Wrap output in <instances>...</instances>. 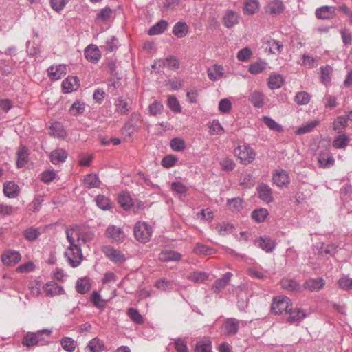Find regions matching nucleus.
<instances>
[{
  "label": "nucleus",
  "mask_w": 352,
  "mask_h": 352,
  "mask_svg": "<svg viewBox=\"0 0 352 352\" xmlns=\"http://www.w3.org/2000/svg\"><path fill=\"white\" fill-rule=\"evenodd\" d=\"M19 186L13 182H8L3 185V192L9 198H14L19 194Z\"/></svg>",
  "instance_id": "obj_25"
},
{
  "label": "nucleus",
  "mask_w": 352,
  "mask_h": 352,
  "mask_svg": "<svg viewBox=\"0 0 352 352\" xmlns=\"http://www.w3.org/2000/svg\"><path fill=\"white\" fill-rule=\"evenodd\" d=\"M232 274L226 272L222 278L217 279L212 286V290L214 293H219L221 289H224L228 284Z\"/></svg>",
  "instance_id": "obj_23"
},
{
  "label": "nucleus",
  "mask_w": 352,
  "mask_h": 352,
  "mask_svg": "<svg viewBox=\"0 0 352 352\" xmlns=\"http://www.w3.org/2000/svg\"><path fill=\"white\" fill-rule=\"evenodd\" d=\"M102 252L110 261L113 263H123L126 258L121 251L115 249L111 245H104L102 248Z\"/></svg>",
  "instance_id": "obj_6"
},
{
  "label": "nucleus",
  "mask_w": 352,
  "mask_h": 352,
  "mask_svg": "<svg viewBox=\"0 0 352 352\" xmlns=\"http://www.w3.org/2000/svg\"><path fill=\"white\" fill-rule=\"evenodd\" d=\"M249 101L256 108H261L265 104V96L263 92L254 90L248 97Z\"/></svg>",
  "instance_id": "obj_15"
},
{
  "label": "nucleus",
  "mask_w": 352,
  "mask_h": 352,
  "mask_svg": "<svg viewBox=\"0 0 352 352\" xmlns=\"http://www.w3.org/2000/svg\"><path fill=\"white\" fill-rule=\"evenodd\" d=\"M318 120H312L300 126L296 131L297 135H302L312 131L318 124Z\"/></svg>",
  "instance_id": "obj_42"
},
{
  "label": "nucleus",
  "mask_w": 352,
  "mask_h": 352,
  "mask_svg": "<svg viewBox=\"0 0 352 352\" xmlns=\"http://www.w3.org/2000/svg\"><path fill=\"white\" fill-rule=\"evenodd\" d=\"M195 352H212V344L209 340L198 341L196 344Z\"/></svg>",
  "instance_id": "obj_48"
},
{
  "label": "nucleus",
  "mask_w": 352,
  "mask_h": 352,
  "mask_svg": "<svg viewBox=\"0 0 352 352\" xmlns=\"http://www.w3.org/2000/svg\"><path fill=\"white\" fill-rule=\"evenodd\" d=\"M116 111L121 115H125L129 111V104L123 97H119L115 100Z\"/></svg>",
  "instance_id": "obj_31"
},
{
  "label": "nucleus",
  "mask_w": 352,
  "mask_h": 352,
  "mask_svg": "<svg viewBox=\"0 0 352 352\" xmlns=\"http://www.w3.org/2000/svg\"><path fill=\"white\" fill-rule=\"evenodd\" d=\"M85 103L76 101L70 107L69 113L73 116L82 114L85 111Z\"/></svg>",
  "instance_id": "obj_59"
},
{
  "label": "nucleus",
  "mask_w": 352,
  "mask_h": 352,
  "mask_svg": "<svg viewBox=\"0 0 352 352\" xmlns=\"http://www.w3.org/2000/svg\"><path fill=\"white\" fill-rule=\"evenodd\" d=\"M171 189L173 191L181 196L186 193V192L188 190V187L180 182H176L172 183Z\"/></svg>",
  "instance_id": "obj_58"
},
{
  "label": "nucleus",
  "mask_w": 352,
  "mask_h": 352,
  "mask_svg": "<svg viewBox=\"0 0 352 352\" xmlns=\"http://www.w3.org/2000/svg\"><path fill=\"white\" fill-rule=\"evenodd\" d=\"M66 236L69 245L64 255L72 267H76L83 260L81 246L93 240L94 233L86 231L78 226H71L66 229Z\"/></svg>",
  "instance_id": "obj_1"
},
{
  "label": "nucleus",
  "mask_w": 352,
  "mask_h": 352,
  "mask_svg": "<svg viewBox=\"0 0 352 352\" xmlns=\"http://www.w3.org/2000/svg\"><path fill=\"white\" fill-rule=\"evenodd\" d=\"M287 314H289V316L287 320L290 323L300 322L305 317V313L302 309L299 308L293 309L292 306L291 307V310Z\"/></svg>",
  "instance_id": "obj_26"
},
{
  "label": "nucleus",
  "mask_w": 352,
  "mask_h": 352,
  "mask_svg": "<svg viewBox=\"0 0 352 352\" xmlns=\"http://www.w3.org/2000/svg\"><path fill=\"white\" fill-rule=\"evenodd\" d=\"M338 285L341 289L345 290L352 289V279L347 276H343L339 279Z\"/></svg>",
  "instance_id": "obj_64"
},
{
  "label": "nucleus",
  "mask_w": 352,
  "mask_h": 352,
  "mask_svg": "<svg viewBox=\"0 0 352 352\" xmlns=\"http://www.w3.org/2000/svg\"><path fill=\"white\" fill-rule=\"evenodd\" d=\"M240 14L232 10H226L222 17L223 25L228 29H230L239 23Z\"/></svg>",
  "instance_id": "obj_7"
},
{
  "label": "nucleus",
  "mask_w": 352,
  "mask_h": 352,
  "mask_svg": "<svg viewBox=\"0 0 352 352\" xmlns=\"http://www.w3.org/2000/svg\"><path fill=\"white\" fill-rule=\"evenodd\" d=\"M295 102L300 105H305L310 101V96L307 92H298L295 96Z\"/></svg>",
  "instance_id": "obj_56"
},
{
  "label": "nucleus",
  "mask_w": 352,
  "mask_h": 352,
  "mask_svg": "<svg viewBox=\"0 0 352 352\" xmlns=\"http://www.w3.org/2000/svg\"><path fill=\"white\" fill-rule=\"evenodd\" d=\"M208 278V274L204 272H194L188 276V279L195 283H203Z\"/></svg>",
  "instance_id": "obj_51"
},
{
  "label": "nucleus",
  "mask_w": 352,
  "mask_h": 352,
  "mask_svg": "<svg viewBox=\"0 0 352 352\" xmlns=\"http://www.w3.org/2000/svg\"><path fill=\"white\" fill-rule=\"evenodd\" d=\"M324 283L322 278H310L304 283V287L311 292L318 291L324 287Z\"/></svg>",
  "instance_id": "obj_19"
},
{
  "label": "nucleus",
  "mask_w": 352,
  "mask_h": 352,
  "mask_svg": "<svg viewBox=\"0 0 352 352\" xmlns=\"http://www.w3.org/2000/svg\"><path fill=\"white\" fill-rule=\"evenodd\" d=\"M243 324V322L239 321L234 318H228L223 324V332L226 336L235 335L239 328L240 324Z\"/></svg>",
  "instance_id": "obj_9"
},
{
  "label": "nucleus",
  "mask_w": 352,
  "mask_h": 352,
  "mask_svg": "<svg viewBox=\"0 0 352 352\" xmlns=\"http://www.w3.org/2000/svg\"><path fill=\"white\" fill-rule=\"evenodd\" d=\"M318 163L319 166L322 168H327L333 166L335 160L329 148H320Z\"/></svg>",
  "instance_id": "obj_5"
},
{
  "label": "nucleus",
  "mask_w": 352,
  "mask_h": 352,
  "mask_svg": "<svg viewBox=\"0 0 352 352\" xmlns=\"http://www.w3.org/2000/svg\"><path fill=\"white\" fill-rule=\"evenodd\" d=\"M283 84V78L279 74L270 75L268 78L267 85L270 89H276L280 88Z\"/></svg>",
  "instance_id": "obj_34"
},
{
  "label": "nucleus",
  "mask_w": 352,
  "mask_h": 352,
  "mask_svg": "<svg viewBox=\"0 0 352 352\" xmlns=\"http://www.w3.org/2000/svg\"><path fill=\"white\" fill-rule=\"evenodd\" d=\"M291 300L283 296H279L273 299L272 303V310L276 314H287L291 310L292 307Z\"/></svg>",
  "instance_id": "obj_4"
},
{
  "label": "nucleus",
  "mask_w": 352,
  "mask_h": 352,
  "mask_svg": "<svg viewBox=\"0 0 352 352\" xmlns=\"http://www.w3.org/2000/svg\"><path fill=\"white\" fill-rule=\"evenodd\" d=\"M219 234L226 236L232 232L234 227L232 224L222 223H219L216 227Z\"/></svg>",
  "instance_id": "obj_52"
},
{
  "label": "nucleus",
  "mask_w": 352,
  "mask_h": 352,
  "mask_svg": "<svg viewBox=\"0 0 352 352\" xmlns=\"http://www.w3.org/2000/svg\"><path fill=\"white\" fill-rule=\"evenodd\" d=\"M272 180L278 187H283L289 183L288 174L283 170L276 171L273 175Z\"/></svg>",
  "instance_id": "obj_17"
},
{
  "label": "nucleus",
  "mask_w": 352,
  "mask_h": 352,
  "mask_svg": "<svg viewBox=\"0 0 352 352\" xmlns=\"http://www.w3.org/2000/svg\"><path fill=\"white\" fill-rule=\"evenodd\" d=\"M350 142L349 138L346 134H342L337 136L333 142V146L337 149L346 148Z\"/></svg>",
  "instance_id": "obj_35"
},
{
  "label": "nucleus",
  "mask_w": 352,
  "mask_h": 352,
  "mask_svg": "<svg viewBox=\"0 0 352 352\" xmlns=\"http://www.w3.org/2000/svg\"><path fill=\"white\" fill-rule=\"evenodd\" d=\"M333 68L329 65L320 67V79L323 84L327 85L331 80Z\"/></svg>",
  "instance_id": "obj_41"
},
{
  "label": "nucleus",
  "mask_w": 352,
  "mask_h": 352,
  "mask_svg": "<svg viewBox=\"0 0 352 352\" xmlns=\"http://www.w3.org/2000/svg\"><path fill=\"white\" fill-rule=\"evenodd\" d=\"M258 197L266 203L273 201L272 190L265 184H261L257 187Z\"/></svg>",
  "instance_id": "obj_10"
},
{
  "label": "nucleus",
  "mask_w": 352,
  "mask_h": 352,
  "mask_svg": "<svg viewBox=\"0 0 352 352\" xmlns=\"http://www.w3.org/2000/svg\"><path fill=\"white\" fill-rule=\"evenodd\" d=\"M254 245L266 252H271L275 248V243L268 236L261 237L254 241Z\"/></svg>",
  "instance_id": "obj_14"
},
{
  "label": "nucleus",
  "mask_w": 352,
  "mask_h": 352,
  "mask_svg": "<svg viewBox=\"0 0 352 352\" xmlns=\"http://www.w3.org/2000/svg\"><path fill=\"white\" fill-rule=\"evenodd\" d=\"M267 63L259 60L250 65L248 71L250 74L256 75L263 72L267 67Z\"/></svg>",
  "instance_id": "obj_30"
},
{
  "label": "nucleus",
  "mask_w": 352,
  "mask_h": 352,
  "mask_svg": "<svg viewBox=\"0 0 352 352\" xmlns=\"http://www.w3.org/2000/svg\"><path fill=\"white\" fill-rule=\"evenodd\" d=\"M112 14L113 10L110 8L106 7L104 9H102L100 11V12L97 14L96 21L98 23L107 22L111 17Z\"/></svg>",
  "instance_id": "obj_47"
},
{
  "label": "nucleus",
  "mask_w": 352,
  "mask_h": 352,
  "mask_svg": "<svg viewBox=\"0 0 352 352\" xmlns=\"http://www.w3.org/2000/svg\"><path fill=\"white\" fill-rule=\"evenodd\" d=\"M260 4L258 0H245L243 8L245 15H252L259 9Z\"/></svg>",
  "instance_id": "obj_22"
},
{
  "label": "nucleus",
  "mask_w": 352,
  "mask_h": 352,
  "mask_svg": "<svg viewBox=\"0 0 352 352\" xmlns=\"http://www.w3.org/2000/svg\"><path fill=\"white\" fill-rule=\"evenodd\" d=\"M118 201L125 210L129 209L133 205L132 199L127 192L120 194L118 197Z\"/></svg>",
  "instance_id": "obj_46"
},
{
  "label": "nucleus",
  "mask_w": 352,
  "mask_h": 352,
  "mask_svg": "<svg viewBox=\"0 0 352 352\" xmlns=\"http://www.w3.org/2000/svg\"><path fill=\"white\" fill-rule=\"evenodd\" d=\"M104 348L103 341L98 338H94L91 340L86 349H89L90 352H101Z\"/></svg>",
  "instance_id": "obj_32"
},
{
  "label": "nucleus",
  "mask_w": 352,
  "mask_h": 352,
  "mask_svg": "<svg viewBox=\"0 0 352 352\" xmlns=\"http://www.w3.org/2000/svg\"><path fill=\"white\" fill-rule=\"evenodd\" d=\"M234 154L236 156L240 162L244 165L251 164L255 159L256 152L248 144H242L238 146L234 151Z\"/></svg>",
  "instance_id": "obj_2"
},
{
  "label": "nucleus",
  "mask_w": 352,
  "mask_h": 352,
  "mask_svg": "<svg viewBox=\"0 0 352 352\" xmlns=\"http://www.w3.org/2000/svg\"><path fill=\"white\" fill-rule=\"evenodd\" d=\"M263 121L265 123V124L267 126V127L270 128L271 130L277 132H280L283 131V126L270 117L263 116Z\"/></svg>",
  "instance_id": "obj_50"
},
{
  "label": "nucleus",
  "mask_w": 352,
  "mask_h": 352,
  "mask_svg": "<svg viewBox=\"0 0 352 352\" xmlns=\"http://www.w3.org/2000/svg\"><path fill=\"white\" fill-rule=\"evenodd\" d=\"M21 260V255L16 251H8L2 255V261L6 265H15Z\"/></svg>",
  "instance_id": "obj_20"
},
{
  "label": "nucleus",
  "mask_w": 352,
  "mask_h": 352,
  "mask_svg": "<svg viewBox=\"0 0 352 352\" xmlns=\"http://www.w3.org/2000/svg\"><path fill=\"white\" fill-rule=\"evenodd\" d=\"M39 338L35 333L28 332L23 337L22 343L28 347L34 346L38 344Z\"/></svg>",
  "instance_id": "obj_39"
},
{
  "label": "nucleus",
  "mask_w": 352,
  "mask_h": 352,
  "mask_svg": "<svg viewBox=\"0 0 352 352\" xmlns=\"http://www.w3.org/2000/svg\"><path fill=\"white\" fill-rule=\"evenodd\" d=\"M28 153L27 147L22 146L19 147L17 151V166L19 168L23 167L28 162Z\"/></svg>",
  "instance_id": "obj_33"
},
{
  "label": "nucleus",
  "mask_w": 352,
  "mask_h": 352,
  "mask_svg": "<svg viewBox=\"0 0 352 352\" xmlns=\"http://www.w3.org/2000/svg\"><path fill=\"white\" fill-rule=\"evenodd\" d=\"M96 202L97 206L103 210H107L111 208L109 199L104 195H98L96 197Z\"/></svg>",
  "instance_id": "obj_54"
},
{
  "label": "nucleus",
  "mask_w": 352,
  "mask_h": 352,
  "mask_svg": "<svg viewBox=\"0 0 352 352\" xmlns=\"http://www.w3.org/2000/svg\"><path fill=\"white\" fill-rule=\"evenodd\" d=\"M170 147L173 151H182L185 148V142L179 138H174L170 141Z\"/></svg>",
  "instance_id": "obj_62"
},
{
  "label": "nucleus",
  "mask_w": 352,
  "mask_h": 352,
  "mask_svg": "<svg viewBox=\"0 0 352 352\" xmlns=\"http://www.w3.org/2000/svg\"><path fill=\"white\" fill-rule=\"evenodd\" d=\"M63 349L67 352H73L76 349V344L71 338H63L60 341Z\"/></svg>",
  "instance_id": "obj_53"
},
{
  "label": "nucleus",
  "mask_w": 352,
  "mask_h": 352,
  "mask_svg": "<svg viewBox=\"0 0 352 352\" xmlns=\"http://www.w3.org/2000/svg\"><path fill=\"white\" fill-rule=\"evenodd\" d=\"M164 67L168 69H176L179 67L178 59L174 56H168L165 59L159 60V67Z\"/></svg>",
  "instance_id": "obj_27"
},
{
  "label": "nucleus",
  "mask_w": 352,
  "mask_h": 352,
  "mask_svg": "<svg viewBox=\"0 0 352 352\" xmlns=\"http://www.w3.org/2000/svg\"><path fill=\"white\" fill-rule=\"evenodd\" d=\"M127 316L130 319L136 324H142L144 322L142 316L140 314L138 309L130 307L127 310Z\"/></svg>",
  "instance_id": "obj_49"
},
{
  "label": "nucleus",
  "mask_w": 352,
  "mask_h": 352,
  "mask_svg": "<svg viewBox=\"0 0 352 352\" xmlns=\"http://www.w3.org/2000/svg\"><path fill=\"white\" fill-rule=\"evenodd\" d=\"M336 9L333 6H322L316 9V16L322 19H332L336 16Z\"/></svg>",
  "instance_id": "obj_16"
},
{
  "label": "nucleus",
  "mask_w": 352,
  "mask_h": 352,
  "mask_svg": "<svg viewBox=\"0 0 352 352\" xmlns=\"http://www.w3.org/2000/svg\"><path fill=\"white\" fill-rule=\"evenodd\" d=\"M100 179L96 174H89L84 178V184L87 188H98L100 186Z\"/></svg>",
  "instance_id": "obj_37"
},
{
  "label": "nucleus",
  "mask_w": 352,
  "mask_h": 352,
  "mask_svg": "<svg viewBox=\"0 0 352 352\" xmlns=\"http://www.w3.org/2000/svg\"><path fill=\"white\" fill-rule=\"evenodd\" d=\"M268 215V212L266 209L261 208L255 210L252 213V217L256 222H263L267 216Z\"/></svg>",
  "instance_id": "obj_55"
},
{
  "label": "nucleus",
  "mask_w": 352,
  "mask_h": 352,
  "mask_svg": "<svg viewBox=\"0 0 352 352\" xmlns=\"http://www.w3.org/2000/svg\"><path fill=\"white\" fill-rule=\"evenodd\" d=\"M84 54L89 61L94 63L98 62L101 57L99 49L94 45L87 46L85 50Z\"/></svg>",
  "instance_id": "obj_11"
},
{
  "label": "nucleus",
  "mask_w": 352,
  "mask_h": 352,
  "mask_svg": "<svg viewBox=\"0 0 352 352\" xmlns=\"http://www.w3.org/2000/svg\"><path fill=\"white\" fill-rule=\"evenodd\" d=\"M267 12L272 14H278L284 10L283 3L280 0H274L267 6Z\"/></svg>",
  "instance_id": "obj_36"
},
{
  "label": "nucleus",
  "mask_w": 352,
  "mask_h": 352,
  "mask_svg": "<svg viewBox=\"0 0 352 352\" xmlns=\"http://www.w3.org/2000/svg\"><path fill=\"white\" fill-rule=\"evenodd\" d=\"M175 349L177 352H189L187 342L184 338H177L174 342Z\"/></svg>",
  "instance_id": "obj_57"
},
{
  "label": "nucleus",
  "mask_w": 352,
  "mask_h": 352,
  "mask_svg": "<svg viewBox=\"0 0 352 352\" xmlns=\"http://www.w3.org/2000/svg\"><path fill=\"white\" fill-rule=\"evenodd\" d=\"M106 235L113 243H122L126 237L124 231L116 226H109L106 230Z\"/></svg>",
  "instance_id": "obj_8"
},
{
  "label": "nucleus",
  "mask_w": 352,
  "mask_h": 352,
  "mask_svg": "<svg viewBox=\"0 0 352 352\" xmlns=\"http://www.w3.org/2000/svg\"><path fill=\"white\" fill-rule=\"evenodd\" d=\"M221 169L226 171H231L235 168L234 162L228 157L223 158L220 161Z\"/></svg>",
  "instance_id": "obj_60"
},
{
  "label": "nucleus",
  "mask_w": 352,
  "mask_h": 352,
  "mask_svg": "<svg viewBox=\"0 0 352 352\" xmlns=\"http://www.w3.org/2000/svg\"><path fill=\"white\" fill-rule=\"evenodd\" d=\"M151 227L145 222H138L134 226V236L137 241L142 243L149 241L152 235Z\"/></svg>",
  "instance_id": "obj_3"
},
{
  "label": "nucleus",
  "mask_w": 352,
  "mask_h": 352,
  "mask_svg": "<svg viewBox=\"0 0 352 352\" xmlns=\"http://www.w3.org/2000/svg\"><path fill=\"white\" fill-rule=\"evenodd\" d=\"M76 289L78 293L80 294H86L90 289L89 279L87 278H81L77 280Z\"/></svg>",
  "instance_id": "obj_40"
},
{
  "label": "nucleus",
  "mask_w": 352,
  "mask_h": 352,
  "mask_svg": "<svg viewBox=\"0 0 352 352\" xmlns=\"http://www.w3.org/2000/svg\"><path fill=\"white\" fill-rule=\"evenodd\" d=\"M41 234L40 230L35 227H30L23 232L24 237L29 241H35Z\"/></svg>",
  "instance_id": "obj_44"
},
{
  "label": "nucleus",
  "mask_w": 352,
  "mask_h": 352,
  "mask_svg": "<svg viewBox=\"0 0 352 352\" xmlns=\"http://www.w3.org/2000/svg\"><path fill=\"white\" fill-rule=\"evenodd\" d=\"M56 174L54 170H45L41 175V179L46 184L50 183L56 178Z\"/></svg>",
  "instance_id": "obj_63"
},
{
  "label": "nucleus",
  "mask_w": 352,
  "mask_h": 352,
  "mask_svg": "<svg viewBox=\"0 0 352 352\" xmlns=\"http://www.w3.org/2000/svg\"><path fill=\"white\" fill-rule=\"evenodd\" d=\"M45 292L48 296H54L64 294V289L54 282H49L44 287Z\"/></svg>",
  "instance_id": "obj_18"
},
{
  "label": "nucleus",
  "mask_w": 352,
  "mask_h": 352,
  "mask_svg": "<svg viewBox=\"0 0 352 352\" xmlns=\"http://www.w3.org/2000/svg\"><path fill=\"white\" fill-rule=\"evenodd\" d=\"M281 287L286 290L292 291V292H299L300 290V287L298 283H297L294 280L285 278L280 281Z\"/></svg>",
  "instance_id": "obj_38"
},
{
  "label": "nucleus",
  "mask_w": 352,
  "mask_h": 352,
  "mask_svg": "<svg viewBox=\"0 0 352 352\" xmlns=\"http://www.w3.org/2000/svg\"><path fill=\"white\" fill-rule=\"evenodd\" d=\"M194 251L197 254L209 255L212 254L213 250L201 243H197Z\"/></svg>",
  "instance_id": "obj_61"
},
{
  "label": "nucleus",
  "mask_w": 352,
  "mask_h": 352,
  "mask_svg": "<svg viewBox=\"0 0 352 352\" xmlns=\"http://www.w3.org/2000/svg\"><path fill=\"white\" fill-rule=\"evenodd\" d=\"M182 255L173 250H165L159 254V259L163 262L179 261Z\"/></svg>",
  "instance_id": "obj_21"
},
{
  "label": "nucleus",
  "mask_w": 352,
  "mask_h": 352,
  "mask_svg": "<svg viewBox=\"0 0 352 352\" xmlns=\"http://www.w3.org/2000/svg\"><path fill=\"white\" fill-rule=\"evenodd\" d=\"M49 133L57 138H63L65 135L63 125L60 122L52 123Z\"/></svg>",
  "instance_id": "obj_45"
},
{
  "label": "nucleus",
  "mask_w": 352,
  "mask_h": 352,
  "mask_svg": "<svg viewBox=\"0 0 352 352\" xmlns=\"http://www.w3.org/2000/svg\"><path fill=\"white\" fill-rule=\"evenodd\" d=\"M67 153L63 149H57L51 153L50 159L54 164H58L65 161L67 158Z\"/></svg>",
  "instance_id": "obj_29"
},
{
  "label": "nucleus",
  "mask_w": 352,
  "mask_h": 352,
  "mask_svg": "<svg viewBox=\"0 0 352 352\" xmlns=\"http://www.w3.org/2000/svg\"><path fill=\"white\" fill-rule=\"evenodd\" d=\"M79 87V79L76 76H70L62 82V89L64 93H70L76 90Z\"/></svg>",
  "instance_id": "obj_12"
},
{
  "label": "nucleus",
  "mask_w": 352,
  "mask_h": 352,
  "mask_svg": "<svg viewBox=\"0 0 352 352\" xmlns=\"http://www.w3.org/2000/svg\"><path fill=\"white\" fill-rule=\"evenodd\" d=\"M66 70L65 65H52L48 68V76L52 80H58L66 74Z\"/></svg>",
  "instance_id": "obj_13"
},
{
  "label": "nucleus",
  "mask_w": 352,
  "mask_h": 352,
  "mask_svg": "<svg viewBox=\"0 0 352 352\" xmlns=\"http://www.w3.org/2000/svg\"><path fill=\"white\" fill-rule=\"evenodd\" d=\"M188 32V26L186 23L183 21L177 22L173 28L172 32L179 38H184Z\"/></svg>",
  "instance_id": "obj_24"
},
{
  "label": "nucleus",
  "mask_w": 352,
  "mask_h": 352,
  "mask_svg": "<svg viewBox=\"0 0 352 352\" xmlns=\"http://www.w3.org/2000/svg\"><path fill=\"white\" fill-rule=\"evenodd\" d=\"M223 70L222 67L214 65L212 68L208 69V76L211 80H217L223 76Z\"/></svg>",
  "instance_id": "obj_43"
},
{
  "label": "nucleus",
  "mask_w": 352,
  "mask_h": 352,
  "mask_svg": "<svg viewBox=\"0 0 352 352\" xmlns=\"http://www.w3.org/2000/svg\"><path fill=\"white\" fill-rule=\"evenodd\" d=\"M168 25V23L166 20H160L150 28L148 34L151 36L160 34L166 30Z\"/></svg>",
  "instance_id": "obj_28"
}]
</instances>
